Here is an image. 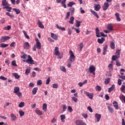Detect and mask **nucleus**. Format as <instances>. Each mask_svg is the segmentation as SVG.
<instances>
[{
    "instance_id": "1",
    "label": "nucleus",
    "mask_w": 125,
    "mask_h": 125,
    "mask_svg": "<svg viewBox=\"0 0 125 125\" xmlns=\"http://www.w3.org/2000/svg\"><path fill=\"white\" fill-rule=\"evenodd\" d=\"M69 55L70 57L67 61V64L68 68H71V66H72V63H73V62H74L76 59V56H75V55H74L73 51L70 50L69 51Z\"/></svg>"
},
{
    "instance_id": "2",
    "label": "nucleus",
    "mask_w": 125,
    "mask_h": 125,
    "mask_svg": "<svg viewBox=\"0 0 125 125\" xmlns=\"http://www.w3.org/2000/svg\"><path fill=\"white\" fill-rule=\"evenodd\" d=\"M14 93L16 94L19 98H21V97H22V93L20 92V87L15 86L14 88Z\"/></svg>"
},
{
    "instance_id": "3",
    "label": "nucleus",
    "mask_w": 125,
    "mask_h": 125,
    "mask_svg": "<svg viewBox=\"0 0 125 125\" xmlns=\"http://www.w3.org/2000/svg\"><path fill=\"white\" fill-rule=\"evenodd\" d=\"M96 36L97 38H100V37H106L107 35H105L103 32H100L98 27L96 28Z\"/></svg>"
},
{
    "instance_id": "4",
    "label": "nucleus",
    "mask_w": 125,
    "mask_h": 125,
    "mask_svg": "<svg viewBox=\"0 0 125 125\" xmlns=\"http://www.w3.org/2000/svg\"><path fill=\"white\" fill-rule=\"evenodd\" d=\"M26 62L28 64H35L34 61L33 60V58H32L30 55H28V59H27Z\"/></svg>"
},
{
    "instance_id": "5",
    "label": "nucleus",
    "mask_w": 125,
    "mask_h": 125,
    "mask_svg": "<svg viewBox=\"0 0 125 125\" xmlns=\"http://www.w3.org/2000/svg\"><path fill=\"white\" fill-rule=\"evenodd\" d=\"M84 93L89 99H93V93H90L87 91H84Z\"/></svg>"
},
{
    "instance_id": "6",
    "label": "nucleus",
    "mask_w": 125,
    "mask_h": 125,
    "mask_svg": "<svg viewBox=\"0 0 125 125\" xmlns=\"http://www.w3.org/2000/svg\"><path fill=\"white\" fill-rule=\"evenodd\" d=\"M36 44L35 45V46L37 47V48L38 49H41L42 48V44H41V42L39 41L38 39H36Z\"/></svg>"
},
{
    "instance_id": "7",
    "label": "nucleus",
    "mask_w": 125,
    "mask_h": 125,
    "mask_svg": "<svg viewBox=\"0 0 125 125\" xmlns=\"http://www.w3.org/2000/svg\"><path fill=\"white\" fill-rule=\"evenodd\" d=\"M10 39L9 36H2L0 38V42H4L5 41H8Z\"/></svg>"
},
{
    "instance_id": "8",
    "label": "nucleus",
    "mask_w": 125,
    "mask_h": 125,
    "mask_svg": "<svg viewBox=\"0 0 125 125\" xmlns=\"http://www.w3.org/2000/svg\"><path fill=\"white\" fill-rule=\"evenodd\" d=\"M54 54L56 56H60V52H59V48L55 47L54 49Z\"/></svg>"
},
{
    "instance_id": "9",
    "label": "nucleus",
    "mask_w": 125,
    "mask_h": 125,
    "mask_svg": "<svg viewBox=\"0 0 125 125\" xmlns=\"http://www.w3.org/2000/svg\"><path fill=\"white\" fill-rule=\"evenodd\" d=\"M96 68L95 67H94V65H91L90 66L89 68V71L90 73H94V72H95Z\"/></svg>"
},
{
    "instance_id": "10",
    "label": "nucleus",
    "mask_w": 125,
    "mask_h": 125,
    "mask_svg": "<svg viewBox=\"0 0 125 125\" xmlns=\"http://www.w3.org/2000/svg\"><path fill=\"white\" fill-rule=\"evenodd\" d=\"M109 7V3L108 2H104V5L103 6V10L106 11L108 9Z\"/></svg>"
},
{
    "instance_id": "11",
    "label": "nucleus",
    "mask_w": 125,
    "mask_h": 125,
    "mask_svg": "<svg viewBox=\"0 0 125 125\" xmlns=\"http://www.w3.org/2000/svg\"><path fill=\"white\" fill-rule=\"evenodd\" d=\"M10 6V5H8V6L3 7V9H6V10L8 12H11V9H12V8Z\"/></svg>"
},
{
    "instance_id": "12",
    "label": "nucleus",
    "mask_w": 125,
    "mask_h": 125,
    "mask_svg": "<svg viewBox=\"0 0 125 125\" xmlns=\"http://www.w3.org/2000/svg\"><path fill=\"white\" fill-rule=\"evenodd\" d=\"M76 124L77 125H86V124L82 120H77L76 121Z\"/></svg>"
},
{
    "instance_id": "13",
    "label": "nucleus",
    "mask_w": 125,
    "mask_h": 125,
    "mask_svg": "<svg viewBox=\"0 0 125 125\" xmlns=\"http://www.w3.org/2000/svg\"><path fill=\"white\" fill-rule=\"evenodd\" d=\"M23 47L24 49H30V43L28 42H25L23 44Z\"/></svg>"
},
{
    "instance_id": "14",
    "label": "nucleus",
    "mask_w": 125,
    "mask_h": 125,
    "mask_svg": "<svg viewBox=\"0 0 125 125\" xmlns=\"http://www.w3.org/2000/svg\"><path fill=\"white\" fill-rule=\"evenodd\" d=\"M51 37L53 40H55V41H57V40H58V36L54 34L53 33H51Z\"/></svg>"
},
{
    "instance_id": "15",
    "label": "nucleus",
    "mask_w": 125,
    "mask_h": 125,
    "mask_svg": "<svg viewBox=\"0 0 125 125\" xmlns=\"http://www.w3.org/2000/svg\"><path fill=\"white\" fill-rule=\"evenodd\" d=\"M101 8V6H100V4H97L95 5L94 9L96 11H99Z\"/></svg>"
},
{
    "instance_id": "16",
    "label": "nucleus",
    "mask_w": 125,
    "mask_h": 125,
    "mask_svg": "<svg viewBox=\"0 0 125 125\" xmlns=\"http://www.w3.org/2000/svg\"><path fill=\"white\" fill-rule=\"evenodd\" d=\"M6 0H2V5L3 6V7H4V6H7L10 5Z\"/></svg>"
},
{
    "instance_id": "17",
    "label": "nucleus",
    "mask_w": 125,
    "mask_h": 125,
    "mask_svg": "<svg viewBox=\"0 0 125 125\" xmlns=\"http://www.w3.org/2000/svg\"><path fill=\"white\" fill-rule=\"evenodd\" d=\"M95 118L97 119V122L98 123L100 121V119H101V114L96 113L95 114Z\"/></svg>"
},
{
    "instance_id": "18",
    "label": "nucleus",
    "mask_w": 125,
    "mask_h": 125,
    "mask_svg": "<svg viewBox=\"0 0 125 125\" xmlns=\"http://www.w3.org/2000/svg\"><path fill=\"white\" fill-rule=\"evenodd\" d=\"M90 12H91V13L95 17H96L98 19V18H99V16H98V14H97V13H96V12H95V11L91 9L90 10Z\"/></svg>"
},
{
    "instance_id": "19",
    "label": "nucleus",
    "mask_w": 125,
    "mask_h": 125,
    "mask_svg": "<svg viewBox=\"0 0 125 125\" xmlns=\"http://www.w3.org/2000/svg\"><path fill=\"white\" fill-rule=\"evenodd\" d=\"M10 118L12 121H16L17 120V117L13 113L10 114Z\"/></svg>"
},
{
    "instance_id": "20",
    "label": "nucleus",
    "mask_w": 125,
    "mask_h": 125,
    "mask_svg": "<svg viewBox=\"0 0 125 125\" xmlns=\"http://www.w3.org/2000/svg\"><path fill=\"white\" fill-rule=\"evenodd\" d=\"M115 17L116 18V20L120 22L121 21V17H120V14L119 13H115Z\"/></svg>"
},
{
    "instance_id": "21",
    "label": "nucleus",
    "mask_w": 125,
    "mask_h": 125,
    "mask_svg": "<svg viewBox=\"0 0 125 125\" xmlns=\"http://www.w3.org/2000/svg\"><path fill=\"white\" fill-rule=\"evenodd\" d=\"M61 121L62 123H65V119H66V115L63 114L61 115L60 116Z\"/></svg>"
},
{
    "instance_id": "22",
    "label": "nucleus",
    "mask_w": 125,
    "mask_h": 125,
    "mask_svg": "<svg viewBox=\"0 0 125 125\" xmlns=\"http://www.w3.org/2000/svg\"><path fill=\"white\" fill-rule=\"evenodd\" d=\"M113 106L114 107V108H115V109H116V110H118V108H119V104H118V102H117V101H114L113 103Z\"/></svg>"
},
{
    "instance_id": "23",
    "label": "nucleus",
    "mask_w": 125,
    "mask_h": 125,
    "mask_svg": "<svg viewBox=\"0 0 125 125\" xmlns=\"http://www.w3.org/2000/svg\"><path fill=\"white\" fill-rule=\"evenodd\" d=\"M38 25L39 27L41 28V29H44V26L43 24H42V21H40V20H38Z\"/></svg>"
},
{
    "instance_id": "24",
    "label": "nucleus",
    "mask_w": 125,
    "mask_h": 125,
    "mask_svg": "<svg viewBox=\"0 0 125 125\" xmlns=\"http://www.w3.org/2000/svg\"><path fill=\"white\" fill-rule=\"evenodd\" d=\"M42 110L44 112L47 111V104H43L42 105Z\"/></svg>"
},
{
    "instance_id": "25",
    "label": "nucleus",
    "mask_w": 125,
    "mask_h": 125,
    "mask_svg": "<svg viewBox=\"0 0 125 125\" xmlns=\"http://www.w3.org/2000/svg\"><path fill=\"white\" fill-rule=\"evenodd\" d=\"M105 42V38H102L101 39H98V43H103Z\"/></svg>"
},
{
    "instance_id": "26",
    "label": "nucleus",
    "mask_w": 125,
    "mask_h": 125,
    "mask_svg": "<svg viewBox=\"0 0 125 125\" xmlns=\"http://www.w3.org/2000/svg\"><path fill=\"white\" fill-rule=\"evenodd\" d=\"M107 49H108V45H106L103 48V55H105L106 54V52H107Z\"/></svg>"
},
{
    "instance_id": "27",
    "label": "nucleus",
    "mask_w": 125,
    "mask_h": 125,
    "mask_svg": "<svg viewBox=\"0 0 125 125\" xmlns=\"http://www.w3.org/2000/svg\"><path fill=\"white\" fill-rule=\"evenodd\" d=\"M35 111L38 116H42V112L39 109H36Z\"/></svg>"
},
{
    "instance_id": "28",
    "label": "nucleus",
    "mask_w": 125,
    "mask_h": 125,
    "mask_svg": "<svg viewBox=\"0 0 125 125\" xmlns=\"http://www.w3.org/2000/svg\"><path fill=\"white\" fill-rule=\"evenodd\" d=\"M82 23V21H76L75 23V26L77 28H79V27H80L81 23Z\"/></svg>"
},
{
    "instance_id": "29",
    "label": "nucleus",
    "mask_w": 125,
    "mask_h": 125,
    "mask_svg": "<svg viewBox=\"0 0 125 125\" xmlns=\"http://www.w3.org/2000/svg\"><path fill=\"white\" fill-rule=\"evenodd\" d=\"M38 87H35L32 90V94H33V95H36V94H37V92H38Z\"/></svg>"
},
{
    "instance_id": "30",
    "label": "nucleus",
    "mask_w": 125,
    "mask_h": 125,
    "mask_svg": "<svg viewBox=\"0 0 125 125\" xmlns=\"http://www.w3.org/2000/svg\"><path fill=\"white\" fill-rule=\"evenodd\" d=\"M119 58H120V57L119 56H117L116 55H114L112 57V60L113 61H116V60H117V59H119Z\"/></svg>"
},
{
    "instance_id": "31",
    "label": "nucleus",
    "mask_w": 125,
    "mask_h": 125,
    "mask_svg": "<svg viewBox=\"0 0 125 125\" xmlns=\"http://www.w3.org/2000/svg\"><path fill=\"white\" fill-rule=\"evenodd\" d=\"M107 29H108L109 31H113L112 24H109L107 26Z\"/></svg>"
},
{
    "instance_id": "32",
    "label": "nucleus",
    "mask_w": 125,
    "mask_h": 125,
    "mask_svg": "<svg viewBox=\"0 0 125 125\" xmlns=\"http://www.w3.org/2000/svg\"><path fill=\"white\" fill-rule=\"evenodd\" d=\"M56 27L57 29H59V30H62V31H66V28H65V27H62V26H59L58 24H56Z\"/></svg>"
},
{
    "instance_id": "33",
    "label": "nucleus",
    "mask_w": 125,
    "mask_h": 125,
    "mask_svg": "<svg viewBox=\"0 0 125 125\" xmlns=\"http://www.w3.org/2000/svg\"><path fill=\"white\" fill-rule=\"evenodd\" d=\"M114 88H115V85H112L111 87L108 88V91L109 93L111 92V91H113L114 90Z\"/></svg>"
},
{
    "instance_id": "34",
    "label": "nucleus",
    "mask_w": 125,
    "mask_h": 125,
    "mask_svg": "<svg viewBox=\"0 0 125 125\" xmlns=\"http://www.w3.org/2000/svg\"><path fill=\"white\" fill-rule=\"evenodd\" d=\"M119 98L120 99V100H121L122 101H124L125 103V96L124 95H121L119 97Z\"/></svg>"
},
{
    "instance_id": "35",
    "label": "nucleus",
    "mask_w": 125,
    "mask_h": 125,
    "mask_svg": "<svg viewBox=\"0 0 125 125\" xmlns=\"http://www.w3.org/2000/svg\"><path fill=\"white\" fill-rule=\"evenodd\" d=\"M108 69L110 72H112L113 71V63H110L108 66Z\"/></svg>"
},
{
    "instance_id": "36",
    "label": "nucleus",
    "mask_w": 125,
    "mask_h": 125,
    "mask_svg": "<svg viewBox=\"0 0 125 125\" xmlns=\"http://www.w3.org/2000/svg\"><path fill=\"white\" fill-rule=\"evenodd\" d=\"M74 20H75L74 17H70L69 23H70V24H74Z\"/></svg>"
},
{
    "instance_id": "37",
    "label": "nucleus",
    "mask_w": 125,
    "mask_h": 125,
    "mask_svg": "<svg viewBox=\"0 0 125 125\" xmlns=\"http://www.w3.org/2000/svg\"><path fill=\"white\" fill-rule=\"evenodd\" d=\"M13 76H14L16 79H18L20 78V76H19L17 73H13Z\"/></svg>"
},
{
    "instance_id": "38",
    "label": "nucleus",
    "mask_w": 125,
    "mask_h": 125,
    "mask_svg": "<svg viewBox=\"0 0 125 125\" xmlns=\"http://www.w3.org/2000/svg\"><path fill=\"white\" fill-rule=\"evenodd\" d=\"M19 113L20 114V117H23V116L25 115V112L23 111V110H20L19 111Z\"/></svg>"
},
{
    "instance_id": "39",
    "label": "nucleus",
    "mask_w": 125,
    "mask_h": 125,
    "mask_svg": "<svg viewBox=\"0 0 125 125\" xmlns=\"http://www.w3.org/2000/svg\"><path fill=\"white\" fill-rule=\"evenodd\" d=\"M8 46V44L1 43L0 45V47H2L3 48H5V47H7Z\"/></svg>"
},
{
    "instance_id": "40",
    "label": "nucleus",
    "mask_w": 125,
    "mask_h": 125,
    "mask_svg": "<svg viewBox=\"0 0 125 125\" xmlns=\"http://www.w3.org/2000/svg\"><path fill=\"white\" fill-rule=\"evenodd\" d=\"M12 9L16 12V14H19L20 13V10L19 9L13 8Z\"/></svg>"
},
{
    "instance_id": "41",
    "label": "nucleus",
    "mask_w": 125,
    "mask_h": 125,
    "mask_svg": "<svg viewBox=\"0 0 125 125\" xmlns=\"http://www.w3.org/2000/svg\"><path fill=\"white\" fill-rule=\"evenodd\" d=\"M11 64L14 67H17V64L16 63V61L14 60L12 61Z\"/></svg>"
},
{
    "instance_id": "42",
    "label": "nucleus",
    "mask_w": 125,
    "mask_h": 125,
    "mask_svg": "<svg viewBox=\"0 0 125 125\" xmlns=\"http://www.w3.org/2000/svg\"><path fill=\"white\" fill-rule=\"evenodd\" d=\"M30 72H31V69L30 68H26L25 72V75H29Z\"/></svg>"
},
{
    "instance_id": "43",
    "label": "nucleus",
    "mask_w": 125,
    "mask_h": 125,
    "mask_svg": "<svg viewBox=\"0 0 125 125\" xmlns=\"http://www.w3.org/2000/svg\"><path fill=\"white\" fill-rule=\"evenodd\" d=\"M6 15H7V16H9V17H11V18H14L15 17L14 15L10 14V13L9 12H7L6 13Z\"/></svg>"
},
{
    "instance_id": "44",
    "label": "nucleus",
    "mask_w": 125,
    "mask_h": 125,
    "mask_svg": "<svg viewBox=\"0 0 125 125\" xmlns=\"http://www.w3.org/2000/svg\"><path fill=\"white\" fill-rule=\"evenodd\" d=\"M23 55L21 56V58H22V59H26L27 58V54L24 53V52H22Z\"/></svg>"
},
{
    "instance_id": "45",
    "label": "nucleus",
    "mask_w": 125,
    "mask_h": 125,
    "mask_svg": "<svg viewBox=\"0 0 125 125\" xmlns=\"http://www.w3.org/2000/svg\"><path fill=\"white\" fill-rule=\"evenodd\" d=\"M125 85H122L121 86V91L122 92H123V93H125Z\"/></svg>"
},
{
    "instance_id": "46",
    "label": "nucleus",
    "mask_w": 125,
    "mask_h": 125,
    "mask_svg": "<svg viewBox=\"0 0 125 125\" xmlns=\"http://www.w3.org/2000/svg\"><path fill=\"white\" fill-rule=\"evenodd\" d=\"M71 99L72 101H74V102H75V103H77V102H78V99L75 97H72Z\"/></svg>"
},
{
    "instance_id": "47",
    "label": "nucleus",
    "mask_w": 125,
    "mask_h": 125,
    "mask_svg": "<svg viewBox=\"0 0 125 125\" xmlns=\"http://www.w3.org/2000/svg\"><path fill=\"white\" fill-rule=\"evenodd\" d=\"M107 108L110 113H113L114 112V109L111 106H108Z\"/></svg>"
},
{
    "instance_id": "48",
    "label": "nucleus",
    "mask_w": 125,
    "mask_h": 125,
    "mask_svg": "<svg viewBox=\"0 0 125 125\" xmlns=\"http://www.w3.org/2000/svg\"><path fill=\"white\" fill-rule=\"evenodd\" d=\"M70 10L71 11V15H74V12H75V8H70Z\"/></svg>"
},
{
    "instance_id": "49",
    "label": "nucleus",
    "mask_w": 125,
    "mask_h": 125,
    "mask_svg": "<svg viewBox=\"0 0 125 125\" xmlns=\"http://www.w3.org/2000/svg\"><path fill=\"white\" fill-rule=\"evenodd\" d=\"M96 90H97L98 91H101V87L99 85H97L96 86Z\"/></svg>"
},
{
    "instance_id": "50",
    "label": "nucleus",
    "mask_w": 125,
    "mask_h": 125,
    "mask_svg": "<svg viewBox=\"0 0 125 125\" xmlns=\"http://www.w3.org/2000/svg\"><path fill=\"white\" fill-rule=\"evenodd\" d=\"M110 83V78H107L106 79H105V80L104 81V84H108V83Z\"/></svg>"
},
{
    "instance_id": "51",
    "label": "nucleus",
    "mask_w": 125,
    "mask_h": 125,
    "mask_svg": "<svg viewBox=\"0 0 125 125\" xmlns=\"http://www.w3.org/2000/svg\"><path fill=\"white\" fill-rule=\"evenodd\" d=\"M60 69L61 71H62V72H66V68L63 66H61Z\"/></svg>"
},
{
    "instance_id": "52",
    "label": "nucleus",
    "mask_w": 125,
    "mask_h": 125,
    "mask_svg": "<svg viewBox=\"0 0 125 125\" xmlns=\"http://www.w3.org/2000/svg\"><path fill=\"white\" fill-rule=\"evenodd\" d=\"M110 47L112 48V49H115V43L114 42H111L110 43Z\"/></svg>"
},
{
    "instance_id": "53",
    "label": "nucleus",
    "mask_w": 125,
    "mask_h": 125,
    "mask_svg": "<svg viewBox=\"0 0 125 125\" xmlns=\"http://www.w3.org/2000/svg\"><path fill=\"white\" fill-rule=\"evenodd\" d=\"M24 104H25L24 103V102H21L19 104V107H20V108H23V107L24 106Z\"/></svg>"
},
{
    "instance_id": "54",
    "label": "nucleus",
    "mask_w": 125,
    "mask_h": 125,
    "mask_svg": "<svg viewBox=\"0 0 125 125\" xmlns=\"http://www.w3.org/2000/svg\"><path fill=\"white\" fill-rule=\"evenodd\" d=\"M0 80H2V81H6V80H7V78L5 77L4 76H0Z\"/></svg>"
},
{
    "instance_id": "55",
    "label": "nucleus",
    "mask_w": 125,
    "mask_h": 125,
    "mask_svg": "<svg viewBox=\"0 0 125 125\" xmlns=\"http://www.w3.org/2000/svg\"><path fill=\"white\" fill-rule=\"evenodd\" d=\"M75 2H70L68 3V6H69V7H71V6H73V5H74V4H75Z\"/></svg>"
},
{
    "instance_id": "56",
    "label": "nucleus",
    "mask_w": 125,
    "mask_h": 125,
    "mask_svg": "<svg viewBox=\"0 0 125 125\" xmlns=\"http://www.w3.org/2000/svg\"><path fill=\"white\" fill-rule=\"evenodd\" d=\"M79 47L80 48V51H81L83 49V43H81L79 44Z\"/></svg>"
},
{
    "instance_id": "57",
    "label": "nucleus",
    "mask_w": 125,
    "mask_h": 125,
    "mask_svg": "<svg viewBox=\"0 0 125 125\" xmlns=\"http://www.w3.org/2000/svg\"><path fill=\"white\" fill-rule=\"evenodd\" d=\"M116 65L117 66V67H119V66H121L122 64H121V63H120V62L118 60H116Z\"/></svg>"
},
{
    "instance_id": "58",
    "label": "nucleus",
    "mask_w": 125,
    "mask_h": 125,
    "mask_svg": "<svg viewBox=\"0 0 125 125\" xmlns=\"http://www.w3.org/2000/svg\"><path fill=\"white\" fill-rule=\"evenodd\" d=\"M53 88H58V84L54 83L53 84Z\"/></svg>"
},
{
    "instance_id": "59",
    "label": "nucleus",
    "mask_w": 125,
    "mask_h": 125,
    "mask_svg": "<svg viewBox=\"0 0 125 125\" xmlns=\"http://www.w3.org/2000/svg\"><path fill=\"white\" fill-rule=\"evenodd\" d=\"M42 84V80H39L37 82V85H41V84Z\"/></svg>"
},
{
    "instance_id": "60",
    "label": "nucleus",
    "mask_w": 125,
    "mask_h": 125,
    "mask_svg": "<svg viewBox=\"0 0 125 125\" xmlns=\"http://www.w3.org/2000/svg\"><path fill=\"white\" fill-rule=\"evenodd\" d=\"M120 52H121L120 50H117L116 51V55H117V56H119V57H120Z\"/></svg>"
},
{
    "instance_id": "61",
    "label": "nucleus",
    "mask_w": 125,
    "mask_h": 125,
    "mask_svg": "<svg viewBox=\"0 0 125 125\" xmlns=\"http://www.w3.org/2000/svg\"><path fill=\"white\" fill-rule=\"evenodd\" d=\"M69 16H70V12H68L66 13V16L65 17V20L69 19Z\"/></svg>"
},
{
    "instance_id": "62",
    "label": "nucleus",
    "mask_w": 125,
    "mask_h": 125,
    "mask_svg": "<svg viewBox=\"0 0 125 125\" xmlns=\"http://www.w3.org/2000/svg\"><path fill=\"white\" fill-rule=\"evenodd\" d=\"M68 111H69V112L70 113L73 112V108H72V106H69L68 107Z\"/></svg>"
},
{
    "instance_id": "63",
    "label": "nucleus",
    "mask_w": 125,
    "mask_h": 125,
    "mask_svg": "<svg viewBox=\"0 0 125 125\" xmlns=\"http://www.w3.org/2000/svg\"><path fill=\"white\" fill-rule=\"evenodd\" d=\"M68 34L69 36H71L72 35V30L70 28H68Z\"/></svg>"
},
{
    "instance_id": "64",
    "label": "nucleus",
    "mask_w": 125,
    "mask_h": 125,
    "mask_svg": "<svg viewBox=\"0 0 125 125\" xmlns=\"http://www.w3.org/2000/svg\"><path fill=\"white\" fill-rule=\"evenodd\" d=\"M118 84L119 85H122V80L120 79L118 80Z\"/></svg>"
}]
</instances>
